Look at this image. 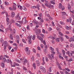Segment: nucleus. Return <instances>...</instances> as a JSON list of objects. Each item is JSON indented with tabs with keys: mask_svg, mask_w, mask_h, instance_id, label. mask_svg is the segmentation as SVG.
<instances>
[{
	"mask_svg": "<svg viewBox=\"0 0 74 74\" xmlns=\"http://www.w3.org/2000/svg\"><path fill=\"white\" fill-rule=\"evenodd\" d=\"M35 37H36V35H34L33 36L32 35L29 36L27 37V38L28 39V42L29 44H31L32 43V38L33 40H35Z\"/></svg>",
	"mask_w": 74,
	"mask_h": 74,
	"instance_id": "nucleus-1",
	"label": "nucleus"
},
{
	"mask_svg": "<svg viewBox=\"0 0 74 74\" xmlns=\"http://www.w3.org/2000/svg\"><path fill=\"white\" fill-rule=\"evenodd\" d=\"M37 36V38L38 40H41V42H43V38H41V37L38 35H36Z\"/></svg>",
	"mask_w": 74,
	"mask_h": 74,
	"instance_id": "nucleus-2",
	"label": "nucleus"
},
{
	"mask_svg": "<svg viewBox=\"0 0 74 74\" xmlns=\"http://www.w3.org/2000/svg\"><path fill=\"white\" fill-rule=\"evenodd\" d=\"M18 23H15V25L16 26H19V25L21 24L22 25V21H18L17 22Z\"/></svg>",
	"mask_w": 74,
	"mask_h": 74,
	"instance_id": "nucleus-3",
	"label": "nucleus"
},
{
	"mask_svg": "<svg viewBox=\"0 0 74 74\" xmlns=\"http://www.w3.org/2000/svg\"><path fill=\"white\" fill-rule=\"evenodd\" d=\"M59 8H61L62 10H64V7L62 5V4L61 3L59 4Z\"/></svg>",
	"mask_w": 74,
	"mask_h": 74,
	"instance_id": "nucleus-4",
	"label": "nucleus"
},
{
	"mask_svg": "<svg viewBox=\"0 0 74 74\" xmlns=\"http://www.w3.org/2000/svg\"><path fill=\"white\" fill-rule=\"evenodd\" d=\"M13 9L14 11H15L16 10V4L15 3H13Z\"/></svg>",
	"mask_w": 74,
	"mask_h": 74,
	"instance_id": "nucleus-5",
	"label": "nucleus"
},
{
	"mask_svg": "<svg viewBox=\"0 0 74 74\" xmlns=\"http://www.w3.org/2000/svg\"><path fill=\"white\" fill-rule=\"evenodd\" d=\"M4 49L5 50L6 49V48L7 47V45H8V43H7V42L6 41H5L4 42Z\"/></svg>",
	"mask_w": 74,
	"mask_h": 74,
	"instance_id": "nucleus-6",
	"label": "nucleus"
},
{
	"mask_svg": "<svg viewBox=\"0 0 74 74\" xmlns=\"http://www.w3.org/2000/svg\"><path fill=\"white\" fill-rule=\"evenodd\" d=\"M22 23L23 24L26 23V18L25 17H24L22 20Z\"/></svg>",
	"mask_w": 74,
	"mask_h": 74,
	"instance_id": "nucleus-7",
	"label": "nucleus"
},
{
	"mask_svg": "<svg viewBox=\"0 0 74 74\" xmlns=\"http://www.w3.org/2000/svg\"><path fill=\"white\" fill-rule=\"evenodd\" d=\"M35 32L36 33V35H39V34L41 32L40 29H37L36 31H35Z\"/></svg>",
	"mask_w": 74,
	"mask_h": 74,
	"instance_id": "nucleus-8",
	"label": "nucleus"
},
{
	"mask_svg": "<svg viewBox=\"0 0 74 74\" xmlns=\"http://www.w3.org/2000/svg\"><path fill=\"white\" fill-rule=\"evenodd\" d=\"M15 16V12H12L11 13V18H13L14 16Z\"/></svg>",
	"mask_w": 74,
	"mask_h": 74,
	"instance_id": "nucleus-9",
	"label": "nucleus"
},
{
	"mask_svg": "<svg viewBox=\"0 0 74 74\" xmlns=\"http://www.w3.org/2000/svg\"><path fill=\"white\" fill-rule=\"evenodd\" d=\"M1 66L3 68H4V67H5V64H4V63L3 62H1Z\"/></svg>",
	"mask_w": 74,
	"mask_h": 74,
	"instance_id": "nucleus-10",
	"label": "nucleus"
},
{
	"mask_svg": "<svg viewBox=\"0 0 74 74\" xmlns=\"http://www.w3.org/2000/svg\"><path fill=\"white\" fill-rule=\"evenodd\" d=\"M36 63L37 66H40V62L39 61L36 60Z\"/></svg>",
	"mask_w": 74,
	"mask_h": 74,
	"instance_id": "nucleus-11",
	"label": "nucleus"
},
{
	"mask_svg": "<svg viewBox=\"0 0 74 74\" xmlns=\"http://www.w3.org/2000/svg\"><path fill=\"white\" fill-rule=\"evenodd\" d=\"M71 20H72L71 19V17H70L69 19H67V22H69L70 23H71Z\"/></svg>",
	"mask_w": 74,
	"mask_h": 74,
	"instance_id": "nucleus-12",
	"label": "nucleus"
},
{
	"mask_svg": "<svg viewBox=\"0 0 74 74\" xmlns=\"http://www.w3.org/2000/svg\"><path fill=\"white\" fill-rule=\"evenodd\" d=\"M6 21L7 22V25H8L10 24V22H9V18H6Z\"/></svg>",
	"mask_w": 74,
	"mask_h": 74,
	"instance_id": "nucleus-13",
	"label": "nucleus"
},
{
	"mask_svg": "<svg viewBox=\"0 0 74 74\" xmlns=\"http://www.w3.org/2000/svg\"><path fill=\"white\" fill-rule=\"evenodd\" d=\"M55 0H51V4H55Z\"/></svg>",
	"mask_w": 74,
	"mask_h": 74,
	"instance_id": "nucleus-14",
	"label": "nucleus"
},
{
	"mask_svg": "<svg viewBox=\"0 0 74 74\" xmlns=\"http://www.w3.org/2000/svg\"><path fill=\"white\" fill-rule=\"evenodd\" d=\"M50 49L51 50V52H53V51H54L55 50L54 49H53V48H52V47H50Z\"/></svg>",
	"mask_w": 74,
	"mask_h": 74,
	"instance_id": "nucleus-15",
	"label": "nucleus"
},
{
	"mask_svg": "<svg viewBox=\"0 0 74 74\" xmlns=\"http://www.w3.org/2000/svg\"><path fill=\"white\" fill-rule=\"evenodd\" d=\"M62 14L63 15H66V16H68V15L66 14V13L65 12H62Z\"/></svg>",
	"mask_w": 74,
	"mask_h": 74,
	"instance_id": "nucleus-16",
	"label": "nucleus"
},
{
	"mask_svg": "<svg viewBox=\"0 0 74 74\" xmlns=\"http://www.w3.org/2000/svg\"><path fill=\"white\" fill-rule=\"evenodd\" d=\"M47 57L51 60H52V58L51 57V55L49 54H48L47 55Z\"/></svg>",
	"mask_w": 74,
	"mask_h": 74,
	"instance_id": "nucleus-17",
	"label": "nucleus"
},
{
	"mask_svg": "<svg viewBox=\"0 0 74 74\" xmlns=\"http://www.w3.org/2000/svg\"><path fill=\"white\" fill-rule=\"evenodd\" d=\"M62 52L63 56L65 55V51L63 49H62Z\"/></svg>",
	"mask_w": 74,
	"mask_h": 74,
	"instance_id": "nucleus-18",
	"label": "nucleus"
},
{
	"mask_svg": "<svg viewBox=\"0 0 74 74\" xmlns=\"http://www.w3.org/2000/svg\"><path fill=\"white\" fill-rule=\"evenodd\" d=\"M33 66L34 68V69H36V65L35 63H34L33 64Z\"/></svg>",
	"mask_w": 74,
	"mask_h": 74,
	"instance_id": "nucleus-19",
	"label": "nucleus"
},
{
	"mask_svg": "<svg viewBox=\"0 0 74 74\" xmlns=\"http://www.w3.org/2000/svg\"><path fill=\"white\" fill-rule=\"evenodd\" d=\"M11 40H13V37H12V34H10V36H9Z\"/></svg>",
	"mask_w": 74,
	"mask_h": 74,
	"instance_id": "nucleus-20",
	"label": "nucleus"
},
{
	"mask_svg": "<svg viewBox=\"0 0 74 74\" xmlns=\"http://www.w3.org/2000/svg\"><path fill=\"white\" fill-rule=\"evenodd\" d=\"M36 8H37L38 10H40L39 7H40V5L37 4L36 5Z\"/></svg>",
	"mask_w": 74,
	"mask_h": 74,
	"instance_id": "nucleus-21",
	"label": "nucleus"
},
{
	"mask_svg": "<svg viewBox=\"0 0 74 74\" xmlns=\"http://www.w3.org/2000/svg\"><path fill=\"white\" fill-rule=\"evenodd\" d=\"M68 8L69 10H71V6L70 5V3L68 4Z\"/></svg>",
	"mask_w": 74,
	"mask_h": 74,
	"instance_id": "nucleus-22",
	"label": "nucleus"
},
{
	"mask_svg": "<svg viewBox=\"0 0 74 74\" xmlns=\"http://www.w3.org/2000/svg\"><path fill=\"white\" fill-rule=\"evenodd\" d=\"M33 22L34 23L36 24V25H37V24H38V22L36 21H33Z\"/></svg>",
	"mask_w": 74,
	"mask_h": 74,
	"instance_id": "nucleus-23",
	"label": "nucleus"
},
{
	"mask_svg": "<svg viewBox=\"0 0 74 74\" xmlns=\"http://www.w3.org/2000/svg\"><path fill=\"white\" fill-rule=\"evenodd\" d=\"M22 9L23 10H24V11H27V9H26V8L25 7V6H23Z\"/></svg>",
	"mask_w": 74,
	"mask_h": 74,
	"instance_id": "nucleus-24",
	"label": "nucleus"
},
{
	"mask_svg": "<svg viewBox=\"0 0 74 74\" xmlns=\"http://www.w3.org/2000/svg\"><path fill=\"white\" fill-rule=\"evenodd\" d=\"M56 30H57V31L59 32H60L61 30H60V29L58 27H57L56 28Z\"/></svg>",
	"mask_w": 74,
	"mask_h": 74,
	"instance_id": "nucleus-25",
	"label": "nucleus"
},
{
	"mask_svg": "<svg viewBox=\"0 0 74 74\" xmlns=\"http://www.w3.org/2000/svg\"><path fill=\"white\" fill-rule=\"evenodd\" d=\"M3 62H7V60H6V59L5 58H3Z\"/></svg>",
	"mask_w": 74,
	"mask_h": 74,
	"instance_id": "nucleus-26",
	"label": "nucleus"
},
{
	"mask_svg": "<svg viewBox=\"0 0 74 74\" xmlns=\"http://www.w3.org/2000/svg\"><path fill=\"white\" fill-rule=\"evenodd\" d=\"M16 38L17 40H19V36L18 35H16Z\"/></svg>",
	"mask_w": 74,
	"mask_h": 74,
	"instance_id": "nucleus-27",
	"label": "nucleus"
},
{
	"mask_svg": "<svg viewBox=\"0 0 74 74\" xmlns=\"http://www.w3.org/2000/svg\"><path fill=\"white\" fill-rule=\"evenodd\" d=\"M5 5H9V3H8V2H7V1H5Z\"/></svg>",
	"mask_w": 74,
	"mask_h": 74,
	"instance_id": "nucleus-28",
	"label": "nucleus"
},
{
	"mask_svg": "<svg viewBox=\"0 0 74 74\" xmlns=\"http://www.w3.org/2000/svg\"><path fill=\"white\" fill-rule=\"evenodd\" d=\"M56 42H59V41H60V40H59V38H57L56 39Z\"/></svg>",
	"mask_w": 74,
	"mask_h": 74,
	"instance_id": "nucleus-29",
	"label": "nucleus"
},
{
	"mask_svg": "<svg viewBox=\"0 0 74 74\" xmlns=\"http://www.w3.org/2000/svg\"><path fill=\"white\" fill-rule=\"evenodd\" d=\"M10 22L11 23H15V21L14 20V19H12L10 21Z\"/></svg>",
	"mask_w": 74,
	"mask_h": 74,
	"instance_id": "nucleus-30",
	"label": "nucleus"
},
{
	"mask_svg": "<svg viewBox=\"0 0 74 74\" xmlns=\"http://www.w3.org/2000/svg\"><path fill=\"white\" fill-rule=\"evenodd\" d=\"M39 16L40 17V18H42V14L41 13H40L39 14Z\"/></svg>",
	"mask_w": 74,
	"mask_h": 74,
	"instance_id": "nucleus-31",
	"label": "nucleus"
},
{
	"mask_svg": "<svg viewBox=\"0 0 74 74\" xmlns=\"http://www.w3.org/2000/svg\"><path fill=\"white\" fill-rule=\"evenodd\" d=\"M59 34H60V36H63V33H62V32H60V31L59 32Z\"/></svg>",
	"mask_w": 74,
	"mask_h": 74,
	"instance_id": "nucleus-32",
	"label": "nucleus"
},
{
	"mask_svg": "<svg viewBox=\"0 0 74 74\" xmlns=\"http://www.w3.org/2000/svg\"><path fill=\"white\" fill-rule=\"evenodd\" d=\"M42 70L43 73H46V69H45L44 68Z\"/></svg>",
	"mask_w": 74,
	"mask_h": 74,
	"instance_id": "nucleus-33",
	"label": "nucleus"
},
{
	"mask_svg": "<svg viewBox=\"0 0 74 74\" xmlns=\"http://www.w3.org/2000/svg\"><path fill=\"white\" fill-rule=\"evenodd\" d=\"M27 29L28 30H30V27L29 26V25H27Z\"/></svg>",
	"mask_w": 74,
	"mask_h": 74,
	"instance_id": "nucleus-34",
	"label": "nucleus"
},
{
	"mask_svg": "<svg viewBox=\"0 0 74 74\" xmlns=\"http://www.w3.org/2000/svg\"><path fill=\"white\" fill-rule=\"evenodd\" d=\"M31 60L32 62H33L34 60V56H33L31 58Z\"/></svg>",
	"mask_w": 74,
	"mask_h": 74,
	"instance_id": "nucleus-35",
	"label": "nucleus"
},
{
	"mask_svg": "<svg viewBox=\"0 0 74 74\" xmlns=\"http://www.w3.org/2000/svg\"><path fill=\"white\" fill-rule=\"evenodd\" d=\"M28 50H29V47H26L25 49V51L26 52H27L28 51Z\"/></svg>",
	"mask_w": 74,
	"mask_h": 74,
	"instance_id": "nucleus-36",
	"label": "nucleus"
},
{
	"mask_svg": "<svg viewBox=\"0 0 74 74\" xmlns=\"http://www.w3.org/2000/svg\"><path fill=\"white\" fill-rule=\"evenodd\" d=\"M47 7H48L49 8H51V3H49L48 4Z\"/></svg>",
	"mask_w": 74,
	"mask_h": 74,
	"instance_id": "nucleus-37",
	"label": "nucleus"
},
{
	"mask_svg": "<svg viewBox=\"0 0 74 74\" xmlns=\"http://www.w3.org/2000/svg\"><path fill=\"white\" fill-rule=\"evenodd\" d=\"M68 62H71V61H73V59H72V58H71L69 60H68Z\"/></svg>",
	"mask_w": 74,
	"mask_h": 74,
	"instance_id": "nucleus-38",
	"label": "nucleus"
},
{
	"mask_svg": "<svg viewBox=\"0 0 74 74\" xmlns=\"http://www.w3.org/2000/svg\"><path fill=\"white\" fill-rule=\"evenodd\" d=\"M0 41L1 43H4V40L3 39V38H1Z\"/></svg>",
	"mask_w": 74,
	"mask_h": 74,
	"instance_id": "nucleus-39",
	"label": "nucleus"
},
{
	"mask_svg": "<svg viewBox=\"0 0 74 74\" xmlns=\"http://www.w3.org/2000/svg\"><path fill=\"white\" fill-rule=\"evenodd\" d=\"M59 58H60V59H62V60H63V59H64L63 58V57H62V56H59Z\"/></svg>",
	"mask_w": 74,
	"mask_h": 74,
	"instance_id": "nucleus-40",
	"label": "nucleus"
},
{
	"mask_svg": "<svg viewBox=\"0 0 74 74\" xmlns=\"http://www.w3.org/2000/svg\"><path fill=\"white\" fill-rule=\"evenodd\" d=\"M0 27H1V29H2L3 30L4 29V27L3 26V25H0Z\"/></svg>",
	"mask_w": 74,
	"mask_h": 74,
	"instance_id": "nucleus-41",
	"label": "nucleus"
},
{
	"mask_svg": "<svg viewBox=\"0 0 74 74\" xmlns=\"http://www.w3.org/2000/svg\"><path fill=\"white\" fill-rule=\"evenodd\" d=\"M63 57H64V58H65V59H66V60H67V59H68V58H68V56H65V55L63 56Z\"/></svg>",
	"mask_w": 74,
	"mask_h": 74,
	"instance_id": "nucleus-42",
	"label": "nucleus"
},
{
	"mask_svg": "<svg viewBox=\"0 0 74 74\" xmlns=\"http://www.w3.org/2000/svg\"><path fill=\"white\" fill-rule=\"evenodd\" d=\"M74 51H71V56H73V54H74Z\"/></svg>",
	"mask_w": 74,
	"mask_h": 74,
	"instance_id": "nucleus-43",
	"label": "nucleus"
},
{
	"mask_svg": "<svg viewBox=\"0 0 74 74\" xmlns=\"http://www.w3.org/2000/svg\"><path fill=\"white\" fill-rule=\"evenodd\" d=\"M13 33L15 34V33H16V30H15V29H14L12 31Z\"/></svg>",
	"mask_w": 74,
	"mask_h": 74,
	"instance_id": "nucleus-44",
	"label": "nucleus"
},
{
	"mask_svg": "<svg viewBox=\"0 0 74 74\" xmlns=\"http://www.w3.org/2000/svg\"><path fill=\"white\" fill-rule=\"evenodd\" d=\"M54 39H55V38H54L53 40H52L51 41L52 42L53 44H55V40Z\"/></svg>",
	"mask_w": 74,
	"mask_h": 74,
	"instance_id": "nucleus-45",
	"label": "nucleus"
},
{
	"mask_svg": "<svg viewBox=\"0 0 74 74\" xmlns=\"http://www.w3.org/2000/svg\"><path fill=\"white\" fill-rule=\"evenodd\" d=\"M64 36L67 39H69V38H70V37H69V36H68L67 35H65Z\"/></svg>",
	"mask_w": 74,
	"mask_h": 74,
	"instance_id": "nucleus-46",
	"label": "nucleus"
},
{
	"mask_svg": "<svg viewBox=\"0 0 74 74\" xmlns=\"http://www.w3.org/2000/svg\"><path fill=\"white\" fill-rule=\"evenodd\" d=\"M6 62H7V63H10V59H7L6 60Z\"/></svg>",
	"mask_w": 74,
	"mask_h": 74,
	"instance_id": "nucleus-47",
	"label": "nucleus"
},
{
	"mask_svg": "<svg viewBox=\"0 0 74 74\" xmlns=\"http://www.w3.org/2000/svg\"><path fill=\"white\" fill-rule=\"evenodd\" d=\"M40 36H42V37L43 38H44L45 37V36H44V35L42 34H40Z\"/></svg>",
	"mask_w": 74,
	"mask_h": 74,
	"instance_id": "nucleus-48",
	"label": "nucleus"
},
{
	"mask_svg": "<svg viewBox=\"0 0 74 74\" xmlns=\"http://www.w3.org/2000/svg\"><path fill=\"white\" fill-rule=\"evenodd\" d=\"M8 29L9 30H10V31H12V29H11V27L10 26H9L8 27Z\"/></svg>",
	"mask_w": 74,
	"mask_h": 74,
	"instance_id": "nucleus-49",
	"label": "nucleus"
},
{
	"mask_svg": "<svg viewBox=\"0 0 74 74\" xmlns=\"http://www.w3.org/2000/svg\"><path fill=\"white\" fill-rule=\"evenodd\" d=\"M65 27L66 29H67V30H69V27H68L67 26H66Z\"/></svg>",
	"mask_w": 74,
	"mask_h": 74,
	"instance_id": "nucleus-50",
	"label": "nucleus"
},
{
	"mask_svg": "<svg viewBox=\"0 0 74 74\" xmlns=\"http://www.w3.org/2000/svg\"><path fill=\"white\" fill-rule=\"evenodd\" d=\"M19 13H18L17 14V16H16L15 18H18V17H19Z\"/></svg>",
	"mask_w": 74,
	"mask_h": 74,
	"instance_id": "nucleus-51",
	"label": "nucleus"
},
{
	"mask_svg": "<svg viewBox=\"0 0 74 74\" xmlns=\"http://www.w3.org/2000/svg\"><path fill=\"white\" fill-rule=\"evenodd\" d=\"M12 67H15L16 66V63H14V64L11 65Z\"/></svg>",
	"mask_w": 74,
	"mask_h": 74,
	"instance_id": "nucleus-52",
	"label": "nucleus"
},
{
	"mask_svg": "<svg viewBox=\"0 0 74 74\" xmlns=\"http://www.w3.org/2000/svg\"><path fill=\"white\" fill-rule=\"evenodd\" d=\"M23 70H27V68L26 67L23 66Z\"/></svg>",
	"mask_w": 74,
	"mask_h": 74,
	"instance_id": "nucleus-53",
	"label": "nucleus"
},
{
	"mask_svg": "<svg viewBox=\"0 0 74 74\" xmlns=\"http://www.w3.org/2000/svg\"><path fill=\"white\" fill-rule=\"evenodd\" d=\"M45 58L46 59V61L47 62H48V58H47V57H45Z\"/></svg>",
	"mask_w": 74,
	"mask_h": 74,
	"instance_id": "nucleus-54",
	"label": "nucleus"
},
{
	"mask_svg": "<svg viewBox=\"0 0 74 74\" xmlns=\"http://www.w3.org/2000/svg\"><path fill=\"white\" fill-rule=\"evenodd\" d=\"M49 72H51L52 70H51V67H49Z\"/></svg>",
	"mask_w": 74,
	"mask_h": 74,
	"instance_id": "nucleus-55",
	"label": "nucleus"
},
{
	"mask_svg": "<svg viewBox=\"0 0 74 74\" xmlns=\"http://www.w3.org/2000/svg\"><path fill=\"white\" fill-rule=\"evenodd\" d=\"M66 54H67V55H69V56H70V51H68L66 52Z\"/></svg>",
	"mask_w": 74,
	"mask_h": 74,
	"instance_id": "nucleus-56",
	"label": "nucleus"
},
{
	"mask_svg": "<svg viewBox=\"0 0 74 74\" xmlns=\"http://www.w3.org/2000/svg\"><path fill=\"white\" fill-rule=\"evenodd\" d=\"M0 6L1 8V9L2 10H4V8L3 7V6L2 5H1Z\"/></svg>",
	"mask_w": 74,
	"mask_h": 74,
	"instance_id": "nucleus-57",
	"label": "nucleus"
},
{
	"mask_svg": "<svg viewBox=\"0 0 74 74\" xmlns=\"http://www.w3.org/2000/svg\"><path fill=\"white\" fill-rule=\"evenodd\" d=\"M40 70H42L43 69H44V67H42V66H40Z\"/></svg>",
	"mask_w": 74,
	"mask_h": 74,
	"instance_id": "nucleus-58",
	"label": "nucleus"
},
{
	"mask_svg": "<svg viewBox=\"0 0 74 74\" xmlns=\"http://www.w3.org/2000/svg\"><path fill=\"white\" fill-rule=\"evenodd\" d=\"M16 62H18V63H21V61H19L18 60H16Z\"/></svg>",
	"mask_w": 74,
	"mask_h": 74,
	"instance_id": "nucleus-59",
	"label": "nucleus"
},
{
	"mask_svg": "<svg viewBox=\"0 0 74 74\" xmlns=\"http://www.w3.org/2000/svg\"><path fill=\"white\" fill-rule=\"evenodd\" d=\"M9 9L10 11H12L13 10V9H12V8L11 7H10L9 8Z\"/></svg>",
	"mask_w": 74,
	"mask_h": 74,
	"instance_id": "nucleus-60",
	"label": "nucleus"
},
{
	"mask_svg": "<svg viewBox=\"0 0 74 74\" xmlns=\"http://www.w3.org/2000/svg\"><path fill=\"white\" fill-rule=\"evenodd\" d=\"M58 26L59 27H60V28H62V26H61L59 24H58Z\"/></svg>",
	"mask_w": 74,
	"mask_h": 74,
	"instance_id": "nucleus-61",
	"label": "nucleus"
},
{
	"mask_svg": "<svg viewBox=\"0 0 74 74\" xmlns=\"http://www.w3.org/2000/svg\"><path fill=\"white\" fill-rule=\"evenodd\" d=\"M40 21L41 22L43 23L44 22V20H43V19L41 18L40 20Z\"/></svg>",
	"mask_w": 74,
	"mask_h": 74,
	"instance_id": "nucleus-62",
	"label": "nucleus"
},
{
	"mask_svg": "<svg viewBox=\"0 0 74 74\" xmlns=\"http://www.w3.org/2000/svg\"><path fill=\"white\" fill-rule=\"evenodd\" d=\"M70 39L72 40V41H74V39L73 38H72V37Z\"/></svg>",
	"mask_w": 74,
	"mask_h": 74,
	"instance_id": "nucleus-63",
	"label": "nucleus"
},
{
	"mask_svg": "<svg viewBox=\"0 0 74 74\" xmlns=\"http://www.w3.org/2000/svg\"><path fill=\"white\" fill-rule=\"evenodd\" d=\"M40 73H41V72H40V71L38 70V71L37 74H40Z\"/></svg>",
	"mask_w": 74,
	"mask_h": 74,
	"instance_id": "nucleus-64",
	"label": "nucleus"
}]
</instances>
